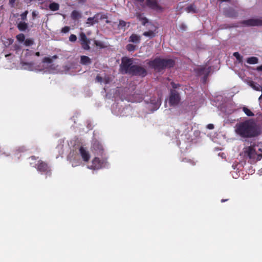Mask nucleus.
<instances>
[{"mask_svg":"<svg viewBox=\"0 0 262 262\" xmlns=\"http://www.w3.org/2000/svg\"><path fill=\"white\" fill-rule=\"evenodd\" d=\"M235 132L241 137L245 138L254 137L260 134L259 128L252 120L237 123L235 126Z\"/></svg>","mask_w":262,"mask_h":262,"instance_id":"f257e3e1","label":"nucleus"},{"mask_svg":"<svg viewBox=\"0 0 262 262\" xmlns=\"http://www.w3.org/2000/svg\"><path fill=\"white\" fill-rule=\"evenodd\" d=\"M148 64L150 68L154 69L158 72H160L165 68L173 67L175 62L172 59L156 58L153 60L149 61Z\"/></svg>","mask_w":262,"mask_h":262,"instance_id":"f03ea898","label":"nucleus"},{"mask_svg":"<svg viewBox=\"0 0 262 262\" xmlns=\"http://www.w3.org/2000/svg\"><path fill=\"white\" fill-rule=\"evenodd\" d=\"M244 152L240 154L250 164L256 163L262 158V148H245Z\"/></svg>","mask_w":262,"mask_h":262,"instance_id":"7ed1b4c3","label":"nucleus"},{"mask_svg":"<svg viewBox=\"0 0 262 262\" xmlns=\"http://www.w3.org/2000/svg\"><path fill=\"white\" fill-rule=\"evenodd\" d=\"M134 64L133 60L127 57H123L120 64V70L122 74H128L130 75Z\"/></svg>","mask_w":262,"mask_h":262,"instance_id":"20e7f679","label":"nucleus"},{"mask_svg":"<svg viewBox=\"0 0 262 262\" xmlns=\"http://www.w3.org/2000/svg\"><path fill=\"white\" fill-rule=\"evenodd\" d=\"M35 167L37 170L41 174H45L49 177H50L52 174L51 169L48 164L42 160L38 161Z\"/></svg>","mask_w":262,"mask_h":262,"instance_id":"39448f33","label":"nucleus"},{"mask_svg":"<svg viewBox=\"0 0 262 262\" xmlns=\"http://www.w3.org/2000/svg\"><path fill=\"white\" fill-rule=\"evenodd\" d=\"M105 164L104 160H101L98 157L94 158L91 162V165H88V168L92 170H98L102 168Z\"/></svg>","mask_w":262,"mask_h":262,"instance_id":"423d86ee","label":"nucleus"},{"mask_svg":"<svg viewBox=\"0 0 262 262\" xmlns=\"http://www.w3.org/2000/svg\"><path fill=\"white\" fill-rule=\"evenodd\" d=\"M130 75L134 76H138L141 77H145L147 75V71L145 68L140 65L135 64L132 69Z\"/></svg>","mask_w":262,"mask_h":262,"instance_id":"0eeeda50","label":"nucleus"},{"mask_svg":"<svg viewBox=\"0 0 262 262\" xmlns=\"http://www.w3.org/2000/svg\"><path fill=\"white\" fill-rule=\"evenodd\" d=\"M242 25L248 26H262V19L259 18H252L243 20L241 23Z\"/></svg>","mask_w":262,"mask_h":262,"instance_id":"6e6552de","label":"nucleus"},{"mask_svg":"<svg viewBox=\"0 0 262 262\" xmlns=\"http://www.w3.org/2000/svg\"><path fill=\"white\" fill-rule=\"evenodd\" d=\"M106 18V16L105 15L97 13L93 17L88 18L86 23L90 26H93L94 24L98 23L99 20Z\"/></svg>","mask_w":262,"mask_h":262,"instance_id":"1a4fd4ad","label":"nucleus"},{"mask_svg":"<svg viewBox=\"0 0 262 262\" xmlns=\"http://www.w3.org/2000/svg\"><path fill=\"white\" fill-rule=\"evenodd\" d=\"M210 68H206L203 67H199L195 69L196 73L198 75H203V82H205L206 79L208 75L209 72H210Z\"/></svg>","mask_w":262,"mask_h":262,"instance_id":"9d476101","label":"nucleus"},{"mask_svg":"<svg viewBox=\"0 0 262 262\" xmlns=\"http://www.w3.org/2000/svg\"><path fill=\"white\" fill-rule=\"evenodd\" d=\"M146 5L150 8L156 11H161L162 8L160 6L158 0H146Z\"/></svg>","mask_w":262,"mask_h":262,"instance_id":"9b49d317","label":"nucleus"},{"mask_svg":"<svg viewBox=\"0 0 262 262\" xmlns=\"http://www.w3.org/2000/svg\"><path fill=\"white\" fill-rule=\"evenodd\" d=\"M81 44L83 49L88 50L90 49L89 44L90 40L86 37L85 34L83 32H81L80 35Z\"/></svg>","mask_w":262,"mask_h":262,"instance_id":"f8f14e48","label":"nucleus"},{"mask_svg":"<svg viewBox=\"0 0 262 262\" xmlns=\"http://www.w3.org/2000/svg\"><path fill=\"white\" fill-rule=\"evenodd\" d=\"M180 101L179 94L176 91H171L169 98V102L171 105H175L178 104Z\"/></svg>","mask_w":262,"mask_h":262,"instance_id":"ddd939ff","label":"nucleus"},{"mask_svg":"<svg viewBox=\"0 0 262 262\" xmlns=\"http://www.w3.org/2000/svg\"><path fill=\"white\" fill-rule=\"evenodd\" d=\"M79 152L84 162H87L89 161L91 155L89 151H88L86 148H79Z\"/></svg>","mask_w":262,"mask_h":262,"instance_id":"4468645a","label":"nucleus"},{"mask_svg":"<svg viewBox=\"0 0 262 262\" xmlns=\"http://www.w3.org/2000/svg\"><path fill=\"white\" fill-rule=\"evenodd\" d=\"M151 107L153 108L154 110H157L161 105V100L159 98H154L150 99Z\"/></svg>","mask_w":262,"mask_h":262,"instance_id":"2eb2a0df","label":"nucleus"},{"mask_svg":"<svg viewBox=\"0 0 262 262\" xmlns=\"http://www.w3.org/2000/svg\"><path fill=\"white\" fill-rule=\"evenodd\" d=\"M225 14L227 16L232 18H235L237 16V13L232 8L227 9L225 11Z\"/></svg>","mask_w":262,"mask_h":262,"instance_id":"dca6fc26","label":"nucleus"},{"mask_svg":"<svg viewBox=\"0 0 262 262\" xmlns=\"http://www.w3.org/2000/svg\"><path fill=\"white\" fill-rule=\"evenodd\" d=\"M141 40V37L140 36L136 34H133L129 38V41L135 43H140Z\"/></svg>","mask_w":262,"mask_h":262,"instance_id":"f3484780","label":"nucleus"},{"mask_svg":"<svg viewBox=\"0 0 262 262\" xmlns=\"http://www.w3.org/2000/svg\"><path fill=\"white\" fill-rule=\"evenodd\" d=\"M17 28L20 31H25L28 28V24L25 21H21L17 24Z\"/></svg>","mask_w":262,"mask_h":262,"instance_id":"a211bd4d","label":"nucleus"},{"mask_svg":"<svg viewBox=\"0 0 262 262\" xmlns=\"http://www.w3.org/2000/svg\"><path fill=\"white\" fill-rule=\"evenodd\" d=\"M80 62L82 64L88 65L91 63V60L88 56H81L80 58Z\"/></svg>","mask_w":262,"mask_h":262,"instance_id":"6ab92c4d","label":"nucleus"},{"mask_svg":"<svg viewBox=\"0 0 262 262\" xmlns=\"http://www.w3.org/2000/svg\"><path fill=\"white\" fill-rule=\"evenodd\" d=\"M71 16L73 19L76 20L81 17V14L78 11L74 10L72 11Z\"/></svg>","mask_w":262,"mask_h":262,"instance_id":"aec40b11","label":"nucleus"},{"mask_svg":"<svg viewBox=\"0 0 262 262\" xmlns=\"http://www.w3.org/2000/svg\"><path fill=\"white\" fill-rule=\"evenodd\" d=\"M249 85L251 86L254 90L257 91H261V89H262V86H260L258 83L253 81L250 82Z\"/></svg>","mask_w":262,"mask_h":262,"instance_id":"412c9836","label":"nucleus"},{"mask_svg":"<svg viewBox=\"0 0 262 262\" xmlns=\"http://www.w3.org/2000/svg\"><path fill=\"white\" fill-rule=\"evenodd\" d=\"M22 65L23 66V68L26 70H28L32 71L33 69L34 64L32 62L31 63H27V62H23Z\"/></svg>","mask_w":262,"mask_h":262,"instance_id":"4be33fe9","label":"nucleus"},{"mask_svg":"<svg viewBox=\"0 0 262 262\" xmlns=\"http://www.w3.org/2000/svg\"><path fill=\"white\" fill-rule=\"evenodd\" d=\"M258 59L256 57H250L247 58V62L249 64H256L257 63Z\"/></svg>","mask_w":262,"mask_h":262,"instance_id":"5701e85b","label":"nucleus"},{"mask_svg":"<svg viewBox=\"0 0 262 262\" xmlns=\"http://www.w3.org/2000/svg\"><path fill=\"white\" fill-rule=\"evenodd\" d=\"M186 11L188 13H196L195 7L193 5H190L185 8Z\"/></svg>","mask_w":262,"mask_h":262,"instance_id":"b1692460","label":"nucleus"},{"mask_svg":"<svg viewBox=\"0 0 262 262\" xmlns=\"http://www.w3.org/2000/svg\"><path fill=\"white\" fill-rule=\"evenodd\" d=\"M49 8L53 11L58 10L59 8V6L57 3H52L49 5Z\"/></svg>","mask_w":262,"mask_h":262,"instance_id":"393cba45","label":"nucleus"},{"mask_svg":"<svg viewBox=\"0 0 262 262\" xmlns=\"http://www.w3.org/2000/svg\"><path fill=\"white\" fill-rule=\"evenodd\" d=\"M155 33L153 31H146L143 33V35L149 38H153L155 36Z\"/></svg>","mask_w":262,"mask_h":262,"instance_id":"a878e982","label":"nucleus"},{"mask_svg":"<svg viewBox=\"0 0 262 262\" xmlns=\"http://www.w3.org/2000/svg\"><path fill=\"white\" fill-rule=\"evenodd\" d=\"M243 111L244 113L248 116H253L254 114L248 108L246 107H244L243 108Z\"/></svg>","mask_w":262,"mask_h":262,"instance_id":"bb28decb","label":"nucleus"},{"mask_svg":"<svg viewBox=\"0 0 262 262\" xmlns=\"http://www.w3.org/2000/svg\"><path fill=\"white\" fill-rule=\"evenodd\" d=\"M34 43V40L31 38H27L25 40L24 44L26 46H30Z\"/></svg>","mask_w":262,"mask_h":262,"instance_id":"cd10ccee","label":"nucleus"},{"mask_svg":"<svg viewBox=\"0 0 262 262\" xmlns=\"http://www.w3.org/2000/svg\"><path fill=\"white\" fill-rule=\"evenodd\" d=\"M16 39L19 42H23L25 40V36L24 34L20 33L16 36Z\"/></svg>","mask_w":262,"mask_h":262,"instance_id":"c85d7f7f","label":"nucleus"},{"mask_svg":"<svg viewBox=\"0 0 262 262\" xmlns=\"http://www.w3.org/2000/svg\"><path fill=\"white\" fill-rule=\"evenodd\" d=\"M233 56L236 58L239 62H241L242 61L243 57L241 56L238 52H234L233 53Z\"/></svg>","mask_w":262,"mask_h":262,"instance_id":"c756f323","label":"nucleus"},{"mask_svg":"<svg viewBox=\"0 0 262 262\" xmlns=\"http://www.w3.org/2000/svg\"><path fill=\"white\" fill-rule=\"evenodd\" d=\"M138 17L140 19V20L141 21V23L143 25H145L147 22L148 20L145 17H142L141 15H139L138 16Z\"/></svg>","mask_w":262,"mask_h":262,"instance_id":"7c9ffc66","label":"nucleus"},{"mask_svg":"<svg viewBox=\"0 0 262 262\" xmlns=\"http://www.w3.org/2000/svg\"><path fill=\"white\" fill-rule=\"evenodd\" d=\"M126 49L129 51H134L136 49V46L132 44H128L126 47Z\"/></svg>","mask_w":262,"mask_h":262,"instance_id":"2f4dec72","label":"nucleus"},{"mask_svg":"<svg viewBox=\"0 0 262 262\" xmlns=\"http://www.w3.org/2000/svg\"><path fill=\"white\" fill-rule=\"evenodd\" d=\"M28 13V11H25L24 13L20 14L21 19L23 21H24L27 19V16Z\"/></svg>","mask_w":262,"mask_h":262,"instance_id":"473e14b6","label":"nucleus"},{"mask_svg":"<svg viewBox=\"0 0 262 262\" xmlns=\"http://www.w3.org/2000/svg\"><path fill=\"white\" fill-rule=\"evenodd\" d=\"M126 24V22H125L124 20H120L118 25V28L120 29L122 28L125 26Z\"/></svg>","mask_w":262,"mask_h":262,"instance_id":"72a5a7b5","label":"nucleus"},{"mask_svg":"<svg viewBox=\"0 0 262 262\" xmlns=\"http://www.w3.org/2000/svg\"><path fill=\"white\" fill-rule=\"evenodd\" d=\"M77 40V36L74 34H71L69 37V40L71 42H75Z\"/></svg>","mask_w":262,"mask_h":262,"instance_id":"f704fd0d","label":"nucleus"},{"mask_svg":"<svg viewBox=\"0 0 262 262\" xmlns=\"http://www.w3.org/2000/svg\"><path fill=\"white\" fill-rule=\"evenodd\" d=\"M43 62L51 63L52 62V59L50 57H45L43 59Z\"/></svg>","mask_w":262,"mask_h":262,"instance_id":"c9c22d12","label":"nucleus"},{"mask_svg":"<svg viewBox=\"0 0 262 262\" xmlns=\"http://www.w3.org/2000/svg\"><path fill=\"white\" fill-rule=\"evenodd\" d=\"M70 28L69 27L66 26V27H63L62 29L61 32L63 33H68L70 31Z\"/></svg>","mask_w":262,"mask_h":262,"instance_id":"e433bc0d","label":"nucleus"},{"mask_svg":"<svg viewBox=\"0 0 262 262\" xmlns=\"http://www.w3.org/2000/svg\"><path fill=\"white\" fill-rule=\"evenodd\" d=\"M95 44L96 46L99 47L100 48L103 47V43L100 41L95 40Z\"/></svg>","mask_w":262,"mask_h":262,"instance_id":"4c0bfd02","label":"nucleus"},{"mask_svg":"<svg viewBox=\"0 0 262 262\" xmlns=\"http://www.w3.org/2000/svg\"><path fill=\"white\" fill-rule=\"evenodd\" d=\"M179 28L182 31H185L187 28V26L184 24H182L180 25Z\"/></svg>","mask_w":262,"mask_h":262,"instance_id":"58836bf2","label":"nucleus"},{"mask_svg":"<svg viewBox=\"0 0 262 262\" xmlns=\"http://www.w3.org/2000/svg\"><path fill=\"white\" fill-rule=\"evenodd\" d=\"M96 80L99 82H102V78L100 76H97L96 78Z\"/></svg>","mask_w":262,"mask_h":262,"instance_id":"ea45409f","label":"nucleus"},{"mask_svg":"<svg viewBox=\"0 0 262 262\" xmlns=\"http://www.w3.org/2000/svg\"><path fill=\"white\" fill-rule=\"evenodd\" d=\"M207 127L208 129H212L214 128V125L212 124H209L207 125Z\"/></svg>","mask_w":262,"mask_h":262,"instance_id":"a19ab883","label":"nucleus"},{"mask_svg":"<svg viewBox=\"0 0 262 262\" xmlns=\"http://www.w3.org/2000/svg\"><path fill=\"white\" fill-rule=\"evenodd\" d=\"M256 70L258 71H262V65L258 66L256 68Z\"/></svg>","mask_w":262,"mask_h":262,"instance_id":"79ce46f5","label":"nucleus"},{"mask_svg":"<svg viewBox=\"0 0 262 262\" xmlns=\"http://www.w3.org/2000/svg\"><path fill=\"white\" fill-rule=\"evenodd\" d=\"M15 2V0H9V3L10 5H11L12 6H13L14 3Z\"/></svg>","mask_w":262,"mask_h":262,"instance_id":"37998d69","label":"nucleus"},{"mask_svg":"<svg viewBox=\"0 0 262 262\" xmlns=\"http://www.w3.org/2000/svg\"><path fill=\"white\" fill-rule=\"evenodd\" d=\"M36 15H37V14H36V12L35 11H33L32 12V17H33V19L35 18V17L36 16Z\"/></svg>","mask_w":262,"mask_h":262,"instance_id":"c03bdc74","label":"nucleus"},{"mask_svg":"<svg viewBox=\"0 0 262 262\" xmlns=\"http://www.w3.org/2000/svg\"><path fill=\"white\" fill-rule=\"evenodd\" d=\"M79 163H80V162H78V164H77V163H75V164L74 163H72V166H73V167H75V166H77V165H79Z\"/></svg>","mask_w":262,"mask_h":262,"instance_id":"a18cd8bd","label":"nucleus"},{"mask_svg":"<svg viewBox=\"0 0 262 262\" xmlns=\"http://www.w3.org/2000/svg\"><path fill=\"white\" fill-rule=\"evenodd\" d=\"M30 158L32 160H36L38 158V157L36 158L35 156H32L30 157Z\"/></svg>","mask_w":262,"mask_h":262,"instance_id":"49530a36","label":"nucleus"},{"mask_svg":"<svg viewBox=\"0 0 262 262\" xmlns=\"http://www.w3.org/2000/svg\"><path fill=\"white\" fill-rule=\"evenodd\" d=\"M79 3H84L86 0H77Z\"/></svg>","mask_w":262,"mask_h":262,"instance_id":"de8ad7c7","label":"nucleus"},{"mask_svg":"<svg viewBox=\"0 0 262 262\" xmlns=\"http://www.w3.org/2000/svg\"><path fill=\"white\" fill-rule=\"evenodd\" d=\"M228 200H229V199H222V200H221V202H222V203L225 202H226V201H228Z\"/></svg>","mask_w":262,"mask_h":262,"instance_id":"09e8293b","label":"nucleus"},{"mask_svg":"<svg viewBox=\"0 0 262 262\" xmlns=\"http://www.w3.org/2000/svg\"><path fill=\"white\" fill-rule=\"evenodd\" d=\"M52 59H56L57 58V55H54L51 58Z\"/></svg>","mask_w":262,"mask_h":262,"instance_id":"8fccbe9b","label":"nucleus"},{"mask_svg":"<svg viewBox=\"0 0 262 262\" xmlns=\"http://www.w3.org/2000/svg\"><path fill=\"white\" fill-rule=\"evenodd\" d=\"M172 84L173 88H177L178 86L176 84L172 83Z\"/></svg>","mask_w":262,"mask_h":262,"instance_id":"3c124183","label":"nucleus"},{"mask_svg":"<svg viewBox=\"0 0 262 262\" xmlns=\"http://www.w3.org/2000/svg\"><path fill=\"white\" fill-rule=\"evenodd\" d=\"M105 83H108V82H109V80H108V79H106V78H105Z\"/></svg>","mask_w":262,"mask_h":262,"instance_id":"603ef678","label":"nucleus"},{"mask_svg":"<svg viewBox=\"0 0 262 262\" xmlns=\"http://www.w3.org/2000/svg\"><path fill=\"white\" fill-rule=\"evenodd\" d=\"M35 55L37 56H39L40 55V53L39 52H37L35 53Z\"/></svg>","mask_w":262,"mask_h":262,"instance_id":"864d4df0","label":"nucleus"},{"mask_svg":"<svg viewBox=\"0 0 262 262\" xmlns=\"http://www.w3.org/2000/svg\"><path fill=\"white\" fill-rule=\"evenodd\" d=\"M221 1H222V2H228L229 0H221Z\"/></svg>","mask_w":262,"mask_h":262,"instance_id":"5fc2aeb1","label":"nucleus"},{"mask_svg":"<svg viewBox=\"0 0 262 262\" xmlns=\"http://www.w3.org/2000/svg\"><path fill=\"white\" fill-rule=\"evenodd\" d=\"M120 115L124 116L125 114H122V113H121L120 114Z\"/></svg>","mask_w":262,"mask_h":262,"instance_id":"6e6d98bb","label":"nucleus"},{"mask_svg":"<svg viewBox=\"0 0 262 262\" xmlns=\"http://www.w3.org/2000/svg\"><path fill=\"white\" fill-rule=\"evenodd\" d=\"M106 23H110V21H109L108 20H106Z\"/></svg>","mask_w":262,"mask_h":262,"instance_id":"4d7b16f0","label":"nucleus"},{"mask_svg":"<svg viewBox=\"0 0 262 262\" xmlns=\"http://www.w3.org/2000/svg\"><path fill=\"white\" fill-rule=\"evenodd\" d=\"M80 148H82V145H80Z\"/></svg>","mask_w":262,"mask_h":262,"instance_id":"13d9d810","label":"nucleus"}]
</instances>
